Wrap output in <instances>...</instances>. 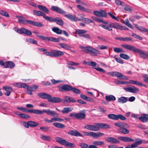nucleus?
I'll return each mask as SVG.
<instances>
[{"label":"nucleus","mask_w":148,"mask_h":148,"mask_svg":"<svg viewBox=\"0 0 148 148\" xmlns=\"http://www.w3.org/2000/svg\"><path fill=\"white\" fill-rule=\"evenodd\" d=\"M121 46L125 49L132 51L134 53H139L140 57L144 59H145L148 57V52H145L142 49L136 48L133 46L127 44H122Z\"/></svg>","instance_id":"nucleus-1"},{"label":"nucleus","mask_w":148,"mask_h":148,"mask_svg":"<svg viewBox=\"0 0 148 148\" xmlns=\"http://www.w3.org/2000/svg\"><path fill=\"white\" fill-rule=\"evenodd\" d=\"M38 50L42 52H44L43 54L51 57H58L64 55L63 51L56 50L55 49L51 50L50 52L47 51V49L42 48H39Z\"/></svg>","instance_id":"nucleus-2"},{"label":"nucleus","mask_w":148,"mask_h":148,"mask_svg":"<svg viewBox=\"0 0 148 148\" xmlns=\"http://www.w3.org/2000/svg\"><path fill=\"white\" fill-rule=\"evenodd\" d=\"M80 48L82 49V51L84 53H88L93 56H96L97 54H100L99 51L96 49L89 47L80 46Z\"/></svg>","instance_id":"nucleus-3"},{"label":"nucleus","mask_w":148,"mask_h":148,"mask_svg":"<svg viewBox=\"0 0 148 148\" xmlns=\"http://www.w3.org/2000/svg\"><path fill=\"white\" fill-rule=\"evenodd\" d=\"M56 139L57 142L65 146L68 148H73L75 146V144L67 141L65 139L62 138L57 137L56 138Z\"/></svg>","instance_id":"nucleus-4"},{"label":"nucleus","mask_w":148,"mask_h":148,"mask_svg":"<svg viewBox=\"0 0 148 148\" xmlns=\"http://www.w3.org/2000/svg\"><path fill=\"white\" fill-rule=\"evenodd\" d=\"M99 25L104 29L110 31L113 30L112 28L120 29L121 25L115 22L110 23L108 25H105L103 24L100 25Z\"/></svg>","instance_id":"nucleus-5"},{"label":"nucleus","mask_w":148,"mask_h":148,"mask_svg":"<svg viewBox=\"0 0 148 148\" xmlns=\"http://www.w3.org/2000/svg\"><path fill=\"white\" fill-rule=\"evenodd\" d=\"M126 124L123 123H114V125L119 127L118 131L122 133L127 134L129 133V131L125 127V125Z\"/></svg>","instance_id":"nucleus-6"},{"label":"nucleus","mask_w":148,"mask_h":148,"mask_svg":"<svg viewBox=\"0 0 148 148\" xmlns=\"http://www.w3.org/2000/svg\"><path fill=\"white\" fill-rule=\"evenodd\" d=\"M44 112L46 113L49 115H51L53 116H58V114L54 111L50 109H43L42 110H36L35 114H42Z\"/></svg>","instance_id":"nucleus-7"},{"label":"nucleus","mask_w":148,"mask_h":148,"mask_svg":"<svg viewBox=\"0 0 148 148\" xmlns=\"http://www.w3.org/2000/svg\"><path fill=\"white\" fill-rule=\"evenodd\" d=\"M76 32L80 36L84 37L86 39H90L91 38L89 34H85L87 32V31L86 30L77 29L76 30Z\"/></svg>","instance_id":"nucleus-8"},{"label":"nucleus","mask_w":148,"mask_h":148,"mask_svg":"<svg viewBox=\"0 0 148 148\" xmlns=\"http://www.w3.org/2000/svg\"><path fill=\"white\" fill-rule=\"evenodd\" d=\"M107 74L112 77H116L118 79H125L126 77H124L123 75L119 72L117 71H113L108 72Z\"/></svg>","instance_id":"nucleus-9"},{"label":"nucleus","mask_w":148,"mask_h":148,"mask_svg":"<svg viewBox=\"0 0 148 148\" xmlns=\"http://www.w3.org/2000/svg\"><path fill=\"white\" fill-rule=\"evenodd\" d=\"M15 31L19 34H24L27 36L31 35L32 34L31 32L23 27H21L20 29L16 28Z\"/></svg>","instance_id":"nucleus-10"},{"label":"nucleus","mask_w":148,"mask_h":148,"mask_svg":"<svg viewBox=\"0 0 148 148\" xmlns=\"http://www.w3.org/2000/svg\"><path fill=\"white\" fill-rule=\"evenodd\" d=\"M60 91L63 92L71 90L72 86L69 84L63 85L61 86H59Z\"/></svg>","instance_id":"nucleus-11"},{"label":"nucleus","mask_w":148,"mask_h":148,"mask_svg":"<svg viewBox=\"0 0 148 148\" xmlns=\"http://www.w3.org/2000/svg\"><path fill=\"white\" fill-rule=\"evenodd\" d=\"M51 9L60 14H66V12L65 11L57 6H52L51 8Z\"/></svg>","instance_id":"nucleus-12"},{"label":"nucleus","mask_w":148,"mask_h":148,"mask_svg":"<svg viewBox=\"0 0 148 148\" xmlns=\"http://www.w3.org/2000/svg\"><path fill=\"white\" fill-rule=\"evenodd\" d=\"M124 89L127 92L136 93L139 90V89L134 86L128 87H125Z\"/></svg>","instance_id":"nucleus-13"},{"label":"nucleus","mask_w":148,"mask_h":148,"mask_svg":"<svg viewBox=\"0 0 148 148\" xmlns=\"http://www.w3.org/2000/svg\"><path fill=\"white\" fill-rule=\"evenodd\" d=\"M64 16L67 18L73 21H77L82 20L81 18H79L76 16L73 15L71 14H65Z\"/></svg>","instance_id":"nucleus-14"},{"label":"nucleus","mask_w":148,"mask_h":148,"mask_svg":"<svg viewBox=\"0 0 148 148\" xmlns=\"http://www.w3.org/2000/svg\"><path fill=\"white\" fill-rule=\"evenodd\" d=\"M106 140L112 144H118L120 141L117 139L113 137H107L105 138Z\"/></svg>","instance_id":"nucleus-15"},{"label":"nucleus","mask_w":148,"mask_h":148,"mask_svg":"<svg viewBox=\"0 0 148 148\" xmlns=\"http://www.w3.org/2000/svg\"><path fill=\"white\" fill-rule=\"evenodd\" d=\"M16 17L18 19V22L25 25L29 24V20H25L23 17L17 16Z\"/></svg>","instance_id":"nucleus-16"},{"label":"nucleus","mask_w":148,"mask_h":148,"mask_svg":"<svg viewBox=\"0 0 148 148\" xmlns=\"http://www.w3.org/2000/svg\"><path fill=\"white\" fill-rule=\"evenodd\" d=\"M15 66V64L10 61H7L5 63L3 62V65H2V66H4L5 68H10L11 69L13 68Z\"/></svg>","instance_id":"nucleus-17"},{"label":"nucleus","mask_w":148,"mask_h":148,"mask_svg":"<svg viewBox=\"0 0 148 148\" xmlns=\"http://www.w3.org/2000/svg\"><path fill=\"white\" fill-rule=\"evenodd\" d=\"M68 134L72 136H82V135L79 133L78 131L76 130H70L68 132Z\"/></svg>","instance_id":"nucleus-18"},{"label":"nucleus","mask_w":148,"mask_h":148,"mask_svg":"<svg viewBox=\"0 0 148 148\" xmlns=\"http://www.w3.org/2000/svg\"><path fill=\"white\" fill-rule=\"evenodd\" d=\"M62 99L58 97H51L49 98L48 101L49 102L53 103H59L62 101Z\"/></svg>","instance_id":"nucleus-19"},{"label":"nucleus","mask_w":148,"mask_h":148,"mask_svg":"<svg viewBox=\"0 0 148 148\" xmlns=\"http://www.w3.org/2000/svg\"><path fill=\"white\" fill-rule=\"evenodd\" d=\"M17 109L23 112H27L32 113L35 114L36 109L28 110L27 109L23 108L18 107Z\"/></svg>","instance_id":"nucleus-20"},{"label":"nucleus","mask_w":148,"mask_h":148,"mask_svg":"<svg viewBox=\"0 0 148 148\" xmlns=\"http://www.w3.org/2000/svg\"><path fill=\"white\" fill-rule=\"evenodd\" d=\"M29 24L32 25L33 26L37 27H42L44 26V25L40 23L29 20Z\"/></svg>","instance_id":"nucleus-21"},{"label":"nucleus","mask_w":148,"mask_h":148,"mask_svg":"<svg viewBox=\"0 0 148 148\" xmlns=\"http://www.w3.org/2000/svg\"><path fill=\"white\" fill-rule=\"evenodd\" d=\"M38 96L44 99H47L48 100L49 97H51V95H49L46 93H39L38 94Z\"/></svg>","instance_id":"nucleus-22"},{"label":"nucleus","mask_w":148,"mask_h":148,"mask_svg":"<svg viewBox=\"0 0 148 148\" xmlns=\"http://www.w3.org/2000/svg\"><path fill=\"white\" fill-rule=\"evenodd\" d=\"M73 110V108L71 107H65L63 108L61 111L63 114H66L71 112Z\"/></svg>","instance_id":"nucleus-23"},{"label":"nucleus","mask_w":148,"mask_h":148,"mask_svg":"<svg viewBox=\"0 0 148 148\" xmlns=\"http://www.w3.org/2000/svg\"><path fill=\"white\" fill-rule=\"evenodd\" d=\"M139 119L142 122L145 123L148 121V114H144L139 118Z\"/></svg>","instance_id":"nucleus-24"},{"label":"nucleus","mask_w":148,"mask_h":148,"mask_svg":"<svg viewBox=\"0 0 148 148\" xmlns=\"http://www.w3.org/2000/svg\"><path fill=\"white\" fill-rule=\"evenodd\" d=\"M99 123H94V125H91V130L95 131H98L99 130V126L98 125Z\"/></svg>","instance_id":"nucleus-25"},{"label":"nucleus","mask_w":148,"mask_h":148,"mask_svg":"<svg viewBox=\"0 0 148 148\" xmlns=\"http://www.w3.org/2000/svg\"><path fill=\"white\" fill-rule=\"evenodd\" d=\"M54 22L60 25H62L64 24V22L60 18L56 17L55 18Z\"/></svg>","instance_id":"nucleus-26"},{"label":"nucleus","mask_w":148,"mask_h":148,"mask_svg":"<svg viewBox=\"0 0 148 148\" xmlns=\"http://www.w3.org/2000/svg\"><path fill=\"white\" fill-rule=\"evenodd\" d=\"M37 7L40 10L43 11L46 13H48L49 12V10L45 7L44 6L41 5H38Z\"/></svg>","instance_id":"nucleus-27"},{"label":"nucleus","mask_w":148,"mask_h":148,"mask_svg":"<svg viewBox=\"0 0 148 148\" xmlns=\"http://www.w3.org/2000/svg\"><path fill=\"white\" fill-rule=\"evenodd\" d=\"M104 135V134L103 133L100 132L95 133L92 132V136L95 138H97L103 136Z\"/></svg>","instance_id":"nucleus-28"},{"label":"nucleus","mask_w":148,"mask_h":148,"mask_svg":"<svg viewBox=\"0 0 148 148\" xmlns=\"http://www.w3.org/2000/svg\"><path fill=\"white\" fill-rule=\"evenodd\" d=\"M86 115L82 113H77L76 119H83L85 118Z\"/></svg>","instance_id":"nucleus-29"},{"label":"nucleus","mask_w":148,"mask_h":148,"mask_svg":"<svg viewBox=\"0 0 148 148\" xmlns=\"http://www.w3.org/2000/svg\"><path fill=\"white\" fill-rule=\"evenodd\" d=\"M52 30L53 32L58 34H61L62 33V31L57 27H53Z\"/></svg>","instance_id":"nucleus-30"},{"label":"nucleus","mask_w":148,"mask_h":148,"mask_svg":"<svg viewBox=\"0 0 148 148\" xmlns=\"http://www.w3.org/2000/svg\"><path fill=\"white\" fill-rule=\"evenodd\" d=\"M33 12L35 15L38 16H42L43 18L45 14L42 12L36 10H34Z\"/></svg>","instance_id":"nucleus-31"},{"label":"nucleus","mask_w":148,"mask_h":148,"mask_svg":"<svg viewBox=\"0 0 148 148\" xmlns=\"http://www.w3.org/2000/svg\"><path fill=\"white\" fill-rule=\"evenodd\" d=\"M98 125L99 126V128L104 129H108L110 128V127L109 125L102 123H99Z\"/></svg>","instance_id":"nucleus-32"},{"label":"nucleus","mask_w":148,"mask_h":148,"mask_svg":"<svg viewBox=\"0 0 148 148\" xmlns=\"http://www.w3.org/2000/svg\"><path fill=\"white\" fill-rule=\"evenodd\" d=\"M37 36L40 38L45 41H51V37H47L42 35H37Z\"/></svg>","instance_id":"nucleus-33"},{"label":"nucleus","mask_w":148,"mask_h":148,"mask_svg":"<svg viewBox=\"0 0 148 148\" xmlns=\"http://www.w3.org/2000/svg\"><path fill=\"white\" fill-rule=\"evenodd\" d=\"M59 45L62 48L66 50H69L71 48L70 46L66 44L60 43L59 44Z\"/></svg>","instance_id":"nucleus-34"},{"label":"nucleus","mask_w":148,"mask_h":148,"mask_svg":"<svg viewBox=\"0 0 148 148\" xmlns=\"http://www.w3.org/2000/svg\"><path fill=\"white\" fill-rule=\"evenodd\" d=\"M105 98L106 100L108 101H110L112 100L114 101L116 99L115 97L112 95L106 96Z\"/></svg>","instance_id":"nucleus-35"},{"label":"nucleus","mask_w":148,"mask_h":148,"mask_svg":"<svg viewBox=\"0 0 148 148\" xmlns=\"http://www.w3.org/2000/svg\"><path fill=\"white\" fill-rule=\"evenodd\" d=\"M127 99L126 97H122L119 98L118 99V101L119 103H124L127 102Z\"/></svg>","instance_id":"nucleus-36"},{"label":"nucleus","mask_w":148,"mask_h":148,"mask_svg":"<svg viewBox=\"0 0 148 148\" xmlns=\"http://www.w3.org/2000/svg\"><path fill=\"white\" fill-rule=\"evenodd\" d=\"M53 125L55 127L60 128L62 129L65 126L62 124L59 123H53Z\"/></svg>","instance_id":"nucleus-37"},{"label":"nucleus","mask_w":148,"mask_h":148,"mask_svg":"<svg viewBox=\"0 0 148 148\" xmlns=\"http://www.w3.org/2000/svg\"><path fill=\"white\" fill-rule=\"evenodd\" d=\"M80 97L86 101L90 102L92 101V98L88 97L83 94H81L80 95Z\"/></svg>","instance_id":"nucleus-38"},{"label":"nucleus","mask_w":148,"mask_h":148,"mask_svg":"<svg viewBox=\"0 0 148 148\" xmlns=\"http://www.w3.org/2000/svg\"><path fill=\"white\" fill-rule=\"evenodd\" d=\"M92 143L96 146H100L103 145L104 144V143L103 141L99 140L94 141L92 142Z\"/></svg>","instance_id":"nucleus-39"},{"label":"nucleus","mask_w":148,"mask_h":148,"mask_svg":"<svg viewBox=\"0 0 148 148\" xmlns=\"http://www.w3.org/2000/svg\"><path fill=\"white\" fill-rule=\"evenodd\" d=\"M40 138L43 140L49 141L51 139V137L49 136L44 135H41Z\"/></svg>","instance_id":"nucleus-40"},{"label":"nucleus","mask_w":148,"mask_h":148,"mask_svg":"<svg viewBox=\"0 0 148 148\" xmlns=\"http://www.w3.org/2000/svg\"><path fill=\"white\" fill-rule=\"evenodd\" d=\"M28 123L29 126L32 127H35L38 125V123L32 121H28Z\"/></svg>","instance_id":"nucleus-41"},{"label":"nucleus","mask_w":148,"mask_h":148,"mask_svg":"<svg viewBox=\"0 0 148 148\" xmlns=\"http://www.w3.org/2000/svg\"><path fill=\"white\" fill-rule=\"evenodd\" d=\"M44 18L47 21L51 22H54L55 18L46 16L45 14L44 17Z\"/></svg>","instance_id":"nucleus-42"},{"label":"nucleus","mask_w":148,"mask_h":148,"mask_svg":"<svg viewBox=\"0 0 148 148\" xmlns=\"http://www.w3.org/2000/svg\"><path fill=\"white\" fill-rule=\"evenodd\" d=\"M108 116L109 119L117 120V115L114 114H110L108 115Z\"/></svg>","instance_id":"nucleus-43"},{"label":"nucleus","mask_w":148,"mask_h":148,"mask_svg":"<svg viewBox=\"0 0 148 148\" xmlns=\"http://www.w3.org/2000/svg\"><path fill=\"white\" fill-rule=\"evenodd\" d=\"M26 40L27 42L32 44H36L37 43V41L36 40L30 38H27Z\"/></svg>","instance_id":"nucleus-44"},{"label":"nucleus","mask_w":148,"mask_h":148,"mask_svg":"<svg viewBox=\"0 0 148 148\" xmlns=\"http://www.w3.org/2000/svg\"><path fill=\"white\" fill-rule=\"evenodd\" d=\"M15 86L19 88H25V87L27 86L26 84L24 83H16L15 84Z\"/></svg>","instance_id":"nucleus-45"},{"label":"nucleus","mask_w":148,"mask_h":148,"mask_svg":"<svg viewBox=\"0 0 148 148\" xmlns=\"http://www.w3.org/2000/svg\"><path fill=\"white\" fill-rule=\"evenodd\" d=\"M119 56L121 58L125 60H129L130 58V57L129 56L124 53L120 54Z\"/></svg>","instance_id":"nucleus-46"},{"label":"nucleus","mask_w":148,"mask_h":148,"mask_svg":"<svg viewBox=\"0 0 148 148\" xmlns=\"http://www.w3.org/2000/svg\"><path fill=\"white\" fill-rule=\"evenodd\" d=\"M86 64L89 66L93 67H95L97 65V64L96 62L90 61L86 62Z\"/></svg>","instance_id":"nucleus-47"},{"label":"nucleus","mask_w":148,"mask_h":148,"mask_svg":"<svg viewBox=\"0 0 148 148\" xmlns=\"http://www.w3.org/2000/svg\"><path fill=\"white\" fill-rule=\"evenodd\" d=\"M19 116L20 117L25 119H27L30 117L29 115L24 114H21L19 115Z\"/></svg>","instance_id":"nucleus-48"},{"label":"nucleus","mask_w":148,"mask_h":148,"mask_svg":"<svg viewBox=\"0 0 148 148\" xmlns=\"http://www.w3.org/2000/svg\"><path fill=\"white\" fill-rule=\"evenodd\" d=\"M119 119L122 121H124L126 120V118L121 114L117 115V120H118Z\"/></svg>","instance_id":"nucleus-49"},{"label":"nucleus","mask_w":148,"mask_h":148,"mask_svg":"<svg viewBox=\"0 0 148 148\" xmlns=\"http://www.w3.org/2000/svg\"><path fill=\"white\" fill-rule=\"evenodd\" d=\"M0 14L6 17H9L10 16L9 14L3 10H0Z\"/></svg>","instance_id":"nucleus-50"},{"label":"nucleus","mask_w":148,"mask_h":148,"mask_svg":"<svg viewBox=\"0 0 148 148\" xmlns=\"http://www.w3.org/2000/svg\"><path fill=\"white\" fill-rule=\"evenodd\" d=\"M26 85L27 86L25 87L24 88H26L27 89V93L30 95H32V90L30 88V87L27 85L26 84Z\"/></svg>","instance_id":"nucleus-51"},{"label":"nucleus","mask_w":148,"mask_h":148,"mask_svg":"<svg viewBox=\"0 0 148 148\" xmlns=\"http://www.w3.org/2000/svg\"><path fill=\"white\" fill-rule=\"evenodd\" d=\"M114 51L116 53H120L121 52H124V51L122 49L117 47H115L114 49Z\"/></svg>","instance_id":"nucleus-52"},{"label":"nucleus","mask_w":148,"mask_h":148,"mask_svg":"<svg viewBox=\"0 0 148 148\" xmlns=\"http://www.w3.org/2000/svg\"><path fill=\"white\" fill-rule=\"evenodd\" d=\"M142 76L144 78L143 80L145 82L148 83V75L143 74L142 75Z\"/></svg>","instance_id":"nucleus-53"},{"label":"nucleus","mask_w":148,"mask_h":148,"mask_svg":"<svg viewBox=\"0 0 148 148\" xmlns=\"http://www.w3.org/2000/svg\"><path fill=\"white\" fill-rule=\"evenodd\" d=\"M72 88L71 90H72L73 92L77 94H79L80 93V91L78 89L75 88H73L72 87Z\"/></svg>","instance_id":"nucleus-54"},{"label":"nucleus","mask_w":148,"mask_h":148,"mask_svg":"<svg viewBox=\"0 0 148 148\" xmlns=\"http://www.w3.org/2000/svg\"><path fill=\"white\" fill-rule=\"evenodd\" d=\"M138 28V30L148 33V29H147L141 26H139Z\"/></svg>","instance_id":"nucleus-55"},{"label":"nucleus","mask_w":148,"mask_h":148,"mask_svg":"<svg viewBox=\"0 0 148 148\" xmlns=\"http://www.w3.org/2000/svg\"><path fill=\"white\" fill-rule=\"evenodd\" d=\"M79 145L82 148H87L88 147V145L84 143H80Z\"/></svg>","instance_id":"nucleus-56"},{"label":"nucleus","mask_w":148,"mask_h":148,"mask_svg":"<svg viewBox=\"0 0 148 148\" xmlns=\"http://www.w3.org/2000/svg\"><path fill=\"white\" fill-rule=\"evenodd\" d=\"M82 19V20H84L85 21V22L86 23L88 24V23H92L93 22V21L92 20H90V19L88 18H83V19Z\"/></svg>","instance_id":"nucleus-57"},{"label":"nucleus","mask_w":148,"mask_h":148,"mask_svg":"<svg viewBox=\"0 0 148 148\" xmlns=\"http://www.w3.org/2000/svg\"><path fill=\"white\" fill-rule=\"evenodd\" d=\"M114 58L118 62L121 64L123 63V61L120 58H117L116 56H114Z\"/></svg>","instance_id":"nucleus-58"},{"label":"nucleus","mask_w":148,"mask_h":148,"mask_svg":"<svg viewBox=\"0 0 148 148\" xmlns=\"http://www.w3.org/2000/svg\"><path fill=\"white\" fill-rule=\"evenodd\" d=\"M108 14L112 18L116 20L117 21H119L118 18L116 17L113 15L111 13L109 12L108 13Z\"/></svg>","instance_id":"nucleus-59"},{"label":"nucleus","mask_w":148,"mask_h":148,"mask_svg":"<svg viewBox=\"0 0 148 148\" xmlns=\"http://www.w3.org/2000/svg\"><path fill=\"white\" fill-rule=\"evenodd\" d=\"M100 11V17L102 16L105 17L107 16V14L103 10H101Z\"/></svg>","instance_id":"nucleus-60"},{"label":"nucleus","mask_w":148,"mask_h":148,"mask_svg":"<svg viewBox=\"0 0 148 148\" xmlns=\"http://www.w3.org/2000/svg\"><path fill=\"white\" fill-rule=\"evenodd\" d=\"M76 7L79 10L82 12H84V11L85 8L84 7L80 5H76Z\"/></svg>","instance_id":"nucleus-61"},{"label":"nucleus","mask_w":148,"mask_h":148,"mask_svg":"<svg viewBox=\"0 0 148 148\" xmlns=\"http://www.w3.org/2000/svg\"><path fill=\"white\" fill-rule=\"evenodd\" d=\"M98 48L101 50L106 49H108V47L103 45H99L98 46Z\"/></svg>","instance_id":"nucleus-62"},{"label":"nucleus","mask_w":148,"mask_h":148,"mask_svg":"<svg viewBox=\"0 0 148 148\" xmlns=\"http://www.w3.org/2000/svg\"><path fill=\"white\" fill-rule=\"evenodd\" d=\"M3 90L5 91H12V88L8 86H3Z\"/></svg>","instance_id":"nucleus-63"},{"label":"nucleus","mask_w":148,"mask_h":148,"mask_svg":"<svg viewBox=\"0 0 148 148\" xmlns=\"http://www.w3.org/2000/svg\"><path fill=\"white\" fill-rule=\"evenodd\" d=\"M124 9L125 11H130L132 10L131 7L128 5H125V6Z\"/></svg>","instance_id":"nucleus-64"}]
</instances>
